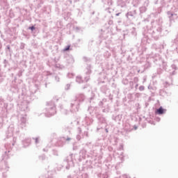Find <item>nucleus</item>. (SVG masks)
I'll list each match as a JSON object with an SVG mask.
<instances>
[{"mask_svg": "<svg viewBox=\"0 0 178 178\" xmlns=\"http://www.w3.org/2000/svg\"><path fill=\"white\" fill-rule=\"evenodd\" d=\"M15 144L16 138H13L12 142L7 143L4 146L6 151L4 152V154L2 156V161H0V172H1L4 177H6V176H5L6 172L9 171V165H8V161H6V159H9V152H10V149L15 147Z\"/></svg>", "mask_w": 178, "mask_h": 178, "instance_id": "obj_1", "label": "nucleus"}, {"mask_svg": "<svg viewBox=\"0 0 178 178\" xmlns=\"http://www.w3.org/2000/svg\"><path fill=\"white\" fill-rule=\"evenodd\" d=\"M38 88L37 85H35L31 88V96H27L26 99L24 100L19 106V108L22 112H29L30 108H29V104H30L31 101H33L34 98H31L35 92H37Z\"/></svg>", "mask_w": 178, "mask_h": 178, "instance_id": "obj_2", "label": "nucleus"}, {"mask_svg": "<svg viewBox=\"0 0 178 178\" xmlns=\"http://www.w3.org/2000/svg\"><path fill=\"white\" fill-rule=\"evenodd\" d=\"M161 34L162 26H157L147 29V34L143 33V36L145 37V38L152 37L155 40V41H158V40H159V38L161 37Z\"/></svg>", "mask_w": 178, "mask_h": 178, "instance_id": "obj_3", "label": "nucleus"}, {"mask_svg": "<svg viewBox=\"0 0 178 178\" xmlns=\"http://www.w3.org/2000/svg\"><path fill=\"white\" fill-rule=\"evenodd\" d=\"M0 118L3 122L8 118V104L5 103L3 99L0 97Z\"/></svg>", "mask_w": 178, "mask_h": 178, "instance_id": "obj_4", "label": "nucleus"}, {"mask_svg": "<svg viewBox=\"0 0 178 178\" xmlns=\"http://www.w3.org/2000/svg\"><path fill=\"white\" fill-rule=\"evenodd\" d=\"M56 113V106L53 101L47 102L45 115L47 118L54 116Z\"/></svg>", "mask_w": 178, "mask_h": 178, "instance_id": "obj_5", "label": "nucleus"}, {"mask_svg": "<svg viewBox=\"0 0 178 178\" xmlns=\"http://www.w3.org/2000/svg\"><path fill=\"white\" fill-rule=\"evenodd\" d=\"M149 59L154 65H156L157 66H161L163 63L162 60H163L161 55L158 54H153L152 56H150Z\"/></svg>", "mask_w": 178, "mask_h": 178, "instance_id": "obj_6", "label": "nucleus"}, {"mask_svg": "<svg viewBox=\"0 0 178 178\" xmlns=\"http://www.w3.org/2000/svg\"><path fill=\"white\" fill-rule=\"evenodd\" d=\"M127 20L129 22H133L136 17H137V10H132L128 11L125 15Z\"/></svg>", "mask_w": 178, "mask_h": 178, "instance_id": "obj_7", "label": "nucleus"}, {"mask_svg": "<svg viewBox=\"0 0 178 178\" xmlns=\"http://www.w3.org/2000/svg\"><path fill=\"white\" fill-rule=\"evenodd\" d=\"M79 109H80L79 103L74 100L71 101L70 108V112H72V113H74L75 112H79Z\"/></svg>", "mask_w": 178, "mask_h": 178, "instance_id": "obj_8", "label": "nucleus"}, {"mask_svg": "<svg viewBox=\"0 0 178 178\" xmlns=\"http://www.w3.org/2000/svg\"><path fill=\"white\" fill-rule=\"evenodd\" d=\"M149 5V0L143 1V6L139 8L140 16H142L143 13H145V12H147Z\"/></svg>", "mask_w": 178, "mask_h": 178, "instance_id": "obj_9", "label": "nucleus"}, {"mask_svg": "<svg viewBox=\"0 0 178 178\" xmlns=\"http://www.w3.org/2000/svg\"><path fill=\"white\" fill-rule=\"evenodd\" d=\"M64 162L67 163V165L65 166L67 170H69V169H70V167L74 166V163H73V154H70L68 156H67L66 159L64 160Z\"/></svg>", "mask_w": 178, "mask_h": 178, "instance_id": "obj_10", "label": "nucleus"}, {"mask_svg": "<svg viewBox=\"0 0 178 178\" xmlns=\"http://www.w3.org/2000/svg\"><path fill=\"white\" fill-rule=\"evenodd\" d=\"M131 0H116L117 6L119 8H127V3H130Z\"/></svg>", "mask_w": 178, "mask_h": 178, "instance_id": "obj_11", "label": "nucleus"}, {"mask_svg": "<svg viewBox=\"0 0 178 178\" xmlns=\"http://www.w3.org/2000/svg\"><path fill=\"white\" fill-rule=\"evenodd\" d=\"M84 99H86V96L83 94L80 93L75 96L74 100L80 105L81 104H83V102H84Z\"/></svg>", "mask_w": 178, "mask_h": 178, "instance_id": "obj_12", "label": "nucleus"}, {"mask_svg": "<svg viewBox=\"0 0 178 178\" xmlns=\"http://www.w3.org/2000/svg\"><path fill=\"white\" fill-rule=\"evenodd\" d=\"M96 118L98 120V124H106V118L102 114H96Z\"/></svg>", "mask_w": 178, "mask_h": 178, "instance_id": "obj_13", "label": "nucleus"}, {"mask_svg": "<svg viewBox=\"0 0 178 178\" xmlns=\"http://www.w3.org/2000/svg\"><path fill=\"white\" fill-rule=\"evenodd\" d=\"M26 115L21 117L20 118V122L19 124V127H20L21 129H24V127H26V123H27V118H26Z\"/></svg>", "mask_w": 178, "mask_h": 178, "instance_id": "obj_14", "label": "nucleus"}, {"mask_svg": "<svg viewBox=\"0 0 178 178\" xmlns=\"http://www.w3.org/2000/svg\"><path fill=\"white\" fill-rule=\"evenodd\" d=\"M167 15L168 16V18L170 19V23L172 24V22H175V17H177V14L173 13L171 11H168ZM170 24V27L172 26V24Z\"/></svg>", "mask_w": 178, "mask_h": 178, "instance_id": "obj_15", "label": "nucleus"}, {"mask_svg": "<svg viewBox=\"0 0 178 178\" xmlns=\"http://www.w3.org/2000/svg\"><path fill=\"white\" fill-rule=\"evenodd\" d=\"M86 76L84 77L85 81L87 83L90 80V74H91V65H88L86 67Z\"/></svg>", "mask_w": 178, "mask_h": 178, "instance_id": "obj_16", "label": "nucleus"}, {"mask_svg": "<svg viewBox=\"0 0 178 178\" xmlns=\"http://www.w3.org/2000/svg\"><path fill=\"white\" fill-rule=\"evenodd\" d=\"M92 161L91 160L86 161V163L83 164V169H92Z\"/></svg>", "mask_w": 178, "mask_h": 178, "instance_id": "obj_17", "label": "nucleus"}, {"mask_svg": "<svg viewBox=\"0 0 178 178\" xmlns=\"http://www.w3.org/2000/svg\"><path fill=\"white\" fill-rule=\"evenodd\" d=\"M161 13L162 7H159L154 10V12L152 13V15L154 16V17H157V16H159V15H161Z\"/></svg>", "mask_w": 178, "mask_h": 178, "instance_id": "obj_18", "label": "nucleus"}, {"mask_svg": "<svg viewBox=\"0 0 178 178\" xmlns=\"http://www.w3.org/2000/svg\"><path fill=\"white\" fill-rule=\"evenodd\" d=\"M172 47L178 54V36L175 39V40H172Z\"/></svg>", "mask_w": 178, "mask_h": 178, "instance_id": "obj_19", "label": "nucleus"}, {"mask_svg": "<svg viewBox=\"0 0 178 178\" xmlns=\"http://www.w3.org/2000/svg\"><path fill=\"white\" fill-rule=\"evenodd\" d=\"M22 144L24 148H26V147H29V145H30V144H31V138H26L24 140H22Z\"/></svg>", "mask_w": 178, "mask_h": 178, "instance_id": "obj_20", "label": "nucleus"}, {"mask_svg": "<svg viewBox=\"0 0 178 178\" xmlns=\"http://www.w3.org/2000/svg\"><path fill=\"white\" fill-rule=\"evenodd\" d=\"M165 112H166V109L162 108V106L159 107L156 111V113L157 115H163V113H165Z\"/></svg>", "mask_w": 178, "mask_h": 178, "instance_id": "obj_21", "label": "nucleus"}, {"mask_svg": "<svg viewBox=\"0 0 178 178\" xmlns=\"http://www.w3.org/2000/svg\"><path fill=\"white\" fill-rule=\"evenodd\" d=\"M171 69L172 70V72H170V74L171 76H175V74H176V70H178V67L177 65H176V64H172L171 65Z\"/></svg>", "mask_w": 178, "mask_h": 178, "instance_id": "obj_22", "label": "nucleus"}, {"mask_svg": "<svg viewBox=\"0 0 178 178\" xmlns=\"http://www.w3.org/2000/svg\"><path fill=\"white\" fill-rule=\"evenodd\" d=\"M3 1L1 4V8H3V9H4L5 10H8V9H9V4L6 1H5V0Z\"/></svg>", "mask_w": 178, "mask_h": 178, "instance_id": "obj_23", "label": "nucleus"}, {"mask_svg": "<svg viewBox=\"0 0 178 178\" xmlns=\"http://www.w3.org/2000/svg\"><path fill=\"white\" fill-rule=\"evenodd\" d=\"M121 119H122V115H112V120H114L115 122H120Z\"/></svg>", "mask_w": 178, "mask_h": 178, "instance_id": "obj_24", "label": "nucleus"}, {"mask_svg": "<svg viewBox=\"0 0 178 178\" xmlns=\"http://www.w3.org/2000/svg\"><path fill=\"white\" fill-rule=\"evenodd\" d=\"M79 155L81 158H86V156H87V150L86 149H82L79 152Z\"/></svg>", "mask_w": 178, "mask_h": 178, "instance_id": "obj_25", "label": "nucleus"}, {"mask_svg": "<svg viewBox=\"0 0 178 178\" xmlns=\"http://www.w3.org/2000/svg\"><path fill=\"white\" fill-rule=\"evenodd\" d=\"M85 122L88 126H90V124H92V122H94V120L92 118H90L86 116V117H85Z\"/></svg>", "mask_w": 178, "mask_h": 178, "instance_id": "obj_26", "label": "nucleus"}, {"mask_svg": "<svg viewBox=\"0 0 178 178\" xmlns=\"http://www.w3.org/2000/svg\"><path fill=\"white\" fill-rule=\"evenodd\" d=\"M6 51L10 56H12V54H13V51L10 49V45H7L6 47Z\"/></svg>", "mask_w": 178, "mask_h": 178, "instance_id": "obj_27", "label": "nucleus"}, {"mask_svg": "<svg viewBox=\"0 0 178 178\" xmlns=\"http://www.w3.org/2000/svg\"><path fill=\"white\" fill-rule=\"evenodd\" d=\"M100 90L103 94H106L107 91H109V89L108 88V86H103L101 87Z\"/></svg>", "mask_w": 178, "mask_h": 178, "instance_id": "obj_28", "label": "nucleus"}, {"mask_svg": "<svg viewBox=\"0 0 178 178\" xmlns=\"http://www.w3.org/2000/svg\"><path fill=\"white\" fill-rule=\"evenodd\" d=\"M169 34V31L168 29H163L161 26V37L168 35Z\"/></svg>", "mask_w": 178, "mask_h": 178, "instance_id": "obj_29", "label": "nucleus"}, {"mask_svg": "<svg viewBox=\"0 0 178 178\" xmlns=\"http://www.w3.org/2000/svg\"><path fill=\"white\" fill-rule=\"evenodd\" d=\"M106 99H103L102 101L99 102V106H101V108H105L104 105L105 103H106Z\"/></svg>", "mask_w": 178, "mask_h": 178, "instance_id": "obj_30", "label": "nucleus"}, {"mask_svg": "<svg viewBox=\"0 0 178 178\" xmlns=\"http://www.w3.org/2000/svg\"><path fill=\"white\" fill-rule=\"evenodd\" d=\"M156 23H157V26H162V23H163V19L162 17H159L158 19H156Z\"/></svg>", "mask_w": 178, "mask_h": 178, "instance_id": "obj_31", "label": "nucleus"}, {"mask_svg": "<svg viewBox=\"0 0 178 178\" xmlns=\"http://www.w3.org/2000/svg\"><path fill=\"white\" fill-rule=\"evenodd\" d=\"M163 63H161V66H162L163 70H166V69H168V63H166V62H165V60H162Z\"/></svg>", "mask_w": 178, "mask_h": 178, "instance_id": "obj_32", "label": "nucleus"}, {"mask_svg": "<svg viewBox=\"0 0 178 178\" xmlns=\"http://www.w3.org/2000/svg\"><path fill=\"white\" fill-rule=\"evenodd\" d=\"M70 140H72V138H70V137L63 136V137L60 138V141H63V143L64 141H70Z\"/></svg>", "mask_w": 178, "mask_h": 178, "instance_id": "obj_33", "label": "nucleus"}, {"mask_svg": "<svg viewBox=\"0 0 178 178\" xmlns=\"http://www.w3.org/2000/svg\"><path fill=\"white\" fill-rule=\"evenodd\" d=\"M122 84H124V86H127V84H129V79H127V78H124L122 81Z\"/></svg>", "mask_w": 178, "mask_h": 178, "instance_id": "obj_34", "label": "nucleus"}, {"mask_svg": "<svg viewBox=\"0 0 178 178\" xmlns=\"http://www.w3.org/2000/svg\"><path fill=\"white\" fill-rule=\"evenodd\" d=\"M83 62H86V63H90L91 62V58L84 56L83 57Z\"/></svg>", "mask_w": 178, "mask_h": 178, "instance_id": "obj_35", "label": "nucleus"}, {"mask_svg": "<svg viewBox=\"0 0 178 178\" xmlns=\"http://www.w3.org/2000/svg\"><path fill=\"white\" fill-rule=\"evenodd\" d=\"M109 111H111V109L109 108V106H107V107L102 110V112L103 113H109Z\"/></svg>", "mask_w": 178, "mask_h": 178, "instance_id": "obj_36", "label": "nucleus"}, {"mask_svg": "<svg viewBox=\"0 0 178 178\" xmlns=\"http://www.w3.org/2000/svg\"><path fill=\"white\" fill-rule=\"evenodd\" d=\"M160 3H161V6H160V8H161V9H162V8H163L164 6H166V1H165V0H161L160 1Z\"/></svg>", "mask_w": 178, "mask_h": 178, "instance_id": "obj_37", "label": "nucleus"}, {"mask_svg": "<svg viewBox=\"0 0 178 178\" xmlns=\"http://www.w3.org/2000/svg\"><path fill=\"white\" fill-rule=\"evenodd\" d=\"M76 81L79 84L83 83V79H81V76H76Z\"/></svg>", "mask_w": 178, "mask_h": 178, "instance_id": "obj_38", "label": "nucleus"}, {"mask_svg": "<svg viewBox=\"0 0 178 178\" xmlns=\"http://www.w3.org/2000/svg\"><path fill=\"white\" fill-rule=\"evenodd\" d=\"M67 51H72V49L70 48V45H67V46H66V47L63 49V51H64V52H67Z\"/></svg>", "mask_w": 178, "mask_h": 178, "instance_id": "obj_39", "label": "nucleus"}, {"mask_svg": "<svg viewBox=\"0 0 178 178\" xmlns=\"http://www.w3.org/2000/svg\"><path fill=\"white\" fill-rule=\"evenodd\" d=\"M55 67L57 69H65V66L61 65L60 64H56Z\"/></svg>", "mask_w": 178, "mask_h": 178, "instance_id": "obj_40", "label": "nucleus"}, {"mask_svg": "<svg viewBox=\"0 0 178 178\" xmlns=\"http://www.w3.org/2000/svg\"><path fill=\"white\" fill-rule=\"evenodd\" d=\"M131 34L134 36L137 35V33L136 32V28H132Z\"/></svg>", "mask_w": 178, "mask_h": 178, "instance_id": "obj_41", "label": "nucleus"}, {"mask_svg": "<svg viewBox=\"0 0 178 178\" xmlns=\"http://www.w3.org/2000/svg\"><path fill=\"white\" fill-rule=\"evenodd\" d=\"M129 83V87H130L131 90H133V88H134V82L131 81Z\"/></svg>", "mask_w": 178, "mask_h": 178, "instance_id": "obj_42", "label": "nucleus"}, {"mask_svg": "<svg viewBox=\"0 0 178 178\" xmlns=\"http://www.w3.org/2000/svg\"><path fill=\"white\" fill-rule=\"evenodd\" d=\"M75 30L77 33H80V31H83V29L80 26L75 27Z\"/></svg>", "mask_w": 178, "mask_h": 178, "instance_id": "obj_43", "label": "nucleus"}, {"mask_svg": "<svg viewBox=\"0 0 178 178\" xmlns=\"http://www.w3.org/2000/svg\"><path fill=\"white\" fill-rule=\"evenodd\" d=\"M23 72H24V70H20L18 72V77H22L23 76Z\"/></svg>", "mask_w": 178, "mask_h": 178, "instance_id": "obj_44", "label": "nucleus"}, {"mask_svg": "<svg viewBox=\"0 0 178 178\" xmlns=\"http://www.w3.org/2000/svg\"><path fill=\"white\" fill-rule=\"evenodd\" d=\"M46 158L45 154H42L39 157V159H40V161H45Z\"/></svg>", "mask_w": 178, "mask_h": 178, "instance_id": "obj_45", "label": "nucleus"}, {"mask_svg": "<svg viewBox=\"0 0 178 178\" xmlns=\"http://www.w3.org/2000/svg\"><path fill=\"white\" fill-rule=\"evenodd\" d=\"M24 47H26V44L22 42V43L20 44L19 48H20L21 49H24Z\"/></svg>", "mask_w": 178, "mask_h": 178, "instance_id": "obj_46", "label": "nucleus"}, {"mask_svg": "<svg viewBox=\"0 0 178 178\" xmlns=\"http://www.w3.org/2000/svg\"><path fill=\"white\" fill-rule=\"evenodd\" d=\"M65 90L67 91V90H70V83H68L65 86Z\"/></svg>", "mask_w": 178, "mask_h": 178, "instance_id": "obj_47", "label": "nucleus"}, {"mask_svg": "<svg viewBox=\"0 0 178 178\" xmlns=\"http://www.w3.org/2000/svg\"><path fill=\"white\" fill-rule=\"evenodd\" d=\"M62 113H64V115H68L69 114V111L66 109H63Z\"/></svg>", "mask_w": 178, "mask_h": 178, "instance_id": "obj_48", "label": "nucleus"}, {"mask_svg": "<svg viewBox=\"0 0 178 178\" xmlns=\"http://www.w3.org/2000/svg\"><path fill=\"white\" fill-rule=\"evenodd\" d=\"M3 63L4 65V67H6V66L9 63V62H8V60L6 59H4Z\"/></svg>", "mask_w": 178, "mask_h": 178, "instance_id": "obj_49", "label": "nucleus"}, {"mask_svg": "<svg viewBox=\"0 0 178 178\" xmlns=\"http://www.w3.org/2000/svg\"><path fill=\"white\" fill-rule=\"evenodd\" d=\"M54 79H55L56 81H57V83H59L60 78H59V76L58 75L55 76Z\"/></svg>", "mask_w": 178, "mask_h": 178, "instance_id": "obj_50", "label": "nucleus"}, {"mask_svg": "<svg viewBox=\"0 0 178 178\" xmlns=\"http://www.w3.org/2000/svg\"><path fill=\"white\" fill-rule=\"evenodd\" d=\"M163 70L161 68L157 69V74H162Z\"/></svg>", "mask_w": 178, "mask_h": 178, "instance_id": "obj_51", "label": "nucleus"}, {"mask_svg": "<svg viewBox=\"0 0 178 178\" xmlns=\"http://www.w3.org/2000/svg\"><path fill=\"white\" fill-rule=\"evenodd\" d=\"M53 155H55L56 156H58V150L53 149Z\"/></svg>", "mask_w": 178, "mask_h": 178, "instance_id": "obj_52", "label": "nucleus"}, {"mask_svg": "<svg viewBox=\"0 0 178 178\" xmlns=\"http://www.w3.org/2000/svg\"><path fill=\"white\" fill-rule=\"evenodd\" d=\"M145 90V87L144 86H140L139 87V91H144Z\"/></svg>", "mask_w": 178, "mask_h": 178, "instance_id": "obj_53", "label": "nucleus"}, {"mask_svg": "<svg viewBox=\"0 0 178 178\" xmlns=\"http://www.w3.org/2000/svg\"><path fill=\"white\" fill-rule=\"evenodd\" d=\"M134 83H135V84H137V83H138V77L134 78Z\"/></svg>", "mask_w": 178, "mask_h": 178, "instance_id": "obj_54", "label": "nucleus"}, {"mask_svg": "<svg viewBox=\"0 0 178 178\" xmlns=\"http://www.w3.org/2000/svg\"><path fill=\"white\" fill-rule=\"evenodd\" d=\"M92 109H95L94 107L90 106L88 108V111H89L90 114L91 115L92 113L91 112V111H92Z\"/></svg>", "mask_w": 178, "mask_h": 178, "instance_id": "obj_55", "label": "nucleus"}, {"mask_svg": "<svg viewBox=\"0 0 178 178\" xmlns=\"http://www.w3.org/2000/svg\"><path fill=\"white\" fill-rule=\"evenodd\" d=\"M29 30H31L32 31H34V30H35V26H29Z\"/></svg>", "mask_w": 178, "mask_h": 178, "instance_id": "obj_56", "label": "nucleus"}, {"mask_svg": "<svg viewBox=\"0 0 178 178\" xmlns=\"http://www.w3.org/2000/svg\"><path fill=\"white\" fill-rule=\"evenodd\" d=\"M76 140H78V141H80V140H81V136H80V134H78V135H76Z\"/></svg>", "mask_w": 178, "mask_h": 178, "instance_id": "obj_57", "label": "nucleus"}, {"mask_svg": "<svg viewBox=\"0 0 178 178\" xmlns=\"http://www.w3.org/2000/svg\"><path fill=\"white\" fill-rule=\"evenodd\" d=\"M72 149L74 151H76V149H79V147L77 145H74L73 147H72Z\"/></svg>", "mask_w": 178, "mask_h": 178, "instance_id": "obj_58", "label": "nucleus"}, {"mask_svg": "<svg viewBox=\"0 0 178 178\" xmlns=\"http://www.w3.org/2000/svg\"><path fill=\"white\" fill-rule=\"evenodd\" d=\"M119 159H120V161H121V163H122V162H124V156H119Z\"/></svg>", "mask_w": 178, "mask_h": 178, "instance_id": "obj_59", "label": "nucleus"}, {"mask_svg": "<svg viewBox=\"0 0 178 178\" xmlns=\"http://www.w3.org/2000/svg\"><path fill=\"white\" fill-rule=\"evenodd\" d=\"M33 138V140H35V144H38V143H40V141H39V140H38V138Z\"/></svg>", "mask_w": 178, "mask_h": 178, "instance_id": "obj_60", "label": "nucleus"}, {"mask_svg": "<svg viewBox=\"0 0 178 178\" xmlns=\"http://www.w3.org/2000/svg\"><path fill=\"white\" fill-rule=\"evenodd\" d=\"M100 37H102L103 38V40H106V36H105V33H102Z\"/></svg>", "mask_w": 178, "mask_h": 178, "instance_id": "obj_61", "label": "nucleus"}, {"mask_svg": "<svg viewBox=\"0 0 178 178\" xmlns=\"http://www.w3.org/2000/svg\"><path fill=\"white\" fill-rule=\"evenodd\" d=\"M108 24H109V26H112V24H113V21L109 20L108 21Z\"/></svg>", "mask_w": 178, "mask_h": 178, "instance_id": "obj_62", "label": "nucleus"}, {"mask_svg": "<svg viewBox=\"0 0 178 178\" xmlns=\"http://www.w3.org/2000/svg\"><path fill=\"white\" fill-rule=\"evenodd\" d=\"M78 134H81V128H78Z\"/></svg>", "mask_w": 178, "mask_h": 178, "instance_id": "obj_63", "label": "nucleus"}, {"mask_svg": "<svg viewBox=\"0 0 178 178\" xmlns=\"http://www.w3.org/2000/svg\"><path fill=\"white\" fill-rule=\"evenodd\" d=\"M72 2L73 1L72 0H67V3H69V5H72Z\"/></svg>", "mask_w": 178, "mask_h": 178, "instance_id": "obj_64", "label": "nucleus"}]
</instances>
